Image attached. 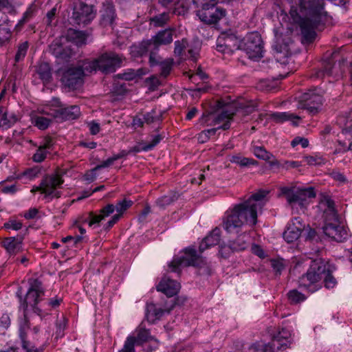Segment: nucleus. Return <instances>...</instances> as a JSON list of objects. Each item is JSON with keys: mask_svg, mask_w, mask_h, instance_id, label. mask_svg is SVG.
Instances as JSON below:
<instances>
[{"mask_svg": "<svg viewBox=\"0 0 352 352\" xmlns=\"http://www.w3.org/2000/svg\"><path fill=\"white\" fill-rule=\"evenodd\" d=\"M267 191L259 190L245 201L236 204L226 212L223 227L228 233H238L245 225L254 226L257 217L266 203Z\"/></svg>", "mask_w": 352, "mask_h": 352, "instance_id": "obj_1", "label": "nucleus"}, {"mask_svg": "<svg viewBox=\"0 0 352 352\" xmlns=\"http://www.w3.org/2000/svg\"><path fill=\"white\" fill-rule=\"evenodd\" d=\"M322 23H283L274 29L273 48L278 54L288 57L294 52V38L298 37L303 44L312 43L316 36V30Z\"/></svg>", "mask_w": 352, "mask_h": 352, "instance_id": "obj_2", "label": "nucleus"}, {"mask_svg": "<svg viewBox=\"0 0 352 352\" xmlns=\"http://www.w3.org/2000/svg\"><path fill=\"white\" fill-rule=\"evenodd\" d=\"M318 208L322 212L324 234L336 241H342L347 234L344 227L340 225L334 202L330 197H323L319 202Z\"/></svg>", "mask_w": 352, "mask_h": 352, "instance_id": "obj_3", "label": "nucleus"}, {"mask_svg": "<svg viewBox=\"0 0 352 352\" xmlns=\"http://www.w3.org/2000/svg\"><path fill=\"white\" fill-rule=\"evenodd\" d=\"M290 15L293 22H322L331 20L320 0H300L298 8H292Z\"/></svg>", "mask_w": 352, "mask_h": 352, "instance_id": "obj_4", "label": "nucleus"}, {"mask_svg": "<svg viewBox=\"0 0 352 352\" xmlns=\"http://www.w3.org/2000/svg\"><path fill=\"white\" fill-rule=\"evenodd\" d=\"M132 201L124 199L118 201L116 206L113 204L107 205L105 207L100 210V214H91L89 215V226H92L94 228L99 226L100 223L102 220L110 216L116 210L117 214H114L104 226L106 230L109 229L110 228L113 227V226L120 219L122 213L132 206Z\"/></svg>", "mask_w": 352, "mask_h": 352, "instance_id": "obj_5", "label": "nucleus"}, {"mask_svg": "<svg viewBox=\"0 0 352 352\" xmlns=\"http://www.w3.org/2000/svg\"><path fill=\"white\" fill-rule=\"evenodd\" d=\"M326 271V263L321 258L311 261L307 273L299 278V286L313 293L321 287L322 274Z\"/></svg>", "mask_w": 352, "mask_h": 352, "instance_id": "obj_6", "label": "nucleus"}, {"mask_svg": "<svg viewBox=\"0 0 352 352\" xmlns=\"http://www.w3.org/2000/svg\"><path fill=\"white\" fill-rule=\"evenodd\" d=\"M199 7L197 16L201 22H218L226 15V10L217 7L219 0H193Z\"/></svg>", "mask_w": 352, "mask_h": 352, "instance_id": "obj_7", "label": "nucleus"}, {"mask_svg": "<svg viewBox=\"0 0 352 352\" xmlns=\"http://www.w3.org/2000/svg\"><path fill=\"white\" fill-rule=\"evenodd\" d=\"M242 36L236 35L231 30H223L217 40V50L223 54H232L239 49H242Z\"/></svg>", "mask_w": 352, "mask_h": 352, "instance_id": "obj_8", "label": "nucleus"}, {"mask_svg": "<svg viewBox=\"0 0 352 352\" xmlns=\"http://www.w3.org/2000/svg\"><path fill=\"white\" fill-rule=\"evenodd\" d=\"M232 106H226L220 113L217 114H209L207 116L206 121H212L213 125L217 127L212 128L210 129L204 130L208 138L216 134L218 129L226 130L230 126V122L232 119V116L235 113Z\"/></svg>", "mask_w": 352, "mask_h": 352, "instance_id": "obj_9", "label": "nucleus"}, {"mask_svg": "<svg viewBox=\"0 0 352 352\" xmlns=\"http://www.w3.org/2000/svg\"><path fill=\"white\" fill-rule=\"evenodd\" d=\"M173 30L170 28L159 31L151 41L144 42L140 46H133L131 48V53L134 56H141L148 50L152 43L156 46L169 44L173 41Z\"/></svg>", "mask_w": 352, "mask_h": 352, "instance_id": "obj_10", "label": "nucleus"}, {"mask_svg": "<svg viewBox=\"0 0 352 352\" xmlns=\"http://www.w3.org/2000/svg\"><path fill=\"white\" fill-rule=\"evenodd\" d=\"M63 181L60 175L54 174L45 176L41 181L40 185L34 187L32 192L40 191L45 195L46 197L54 198L60 197L58 188L62 185Z\"/></svg>", "mask_w": 352, "mask_h": 352, "instance_id": "obj_11", "label": "nucleus"}, {"mask_svg": "<svg viewBox=\"0 0 352 352\" xmlns=\"http://www.w3.org/2000/svg\"><path fill=\"white\" fill-rule=\"evenodd\" d=\"M243 49L249 58L251 59H258L263 56V43L260 34L258 32H252L247 34L243 40Z\"/></svg>", "mask_w": 352, "mask_h": 352, "instance_id": "obj_12", "label": "nucleus"}, {"mask_svg": "<svg viewBox=\"0 0 352 352\" xmlns=\"http://www.w3.org/2000/svg\"><path fill=\"white\" fill-rule=\"evenodd\" d=\"M57 72L62 82L69 89H78L82 84L83 72L76 67H61Z\"/></svg>", "mask_w": 352, "mask_h": 352, "instance_id": "obj_13", "label": "nucleus"}, {"mask_svg": "<svg viewBox=\"0 0 352 352\" xmlns=\"http://www.w3.org/2000/svg\"><path fill=\"white\" fill-rule=\"evenodd\" d=\"M199 256L194 248H188L180 256L174 257L169 264V269L173 272H179L180 268L190 265H198Z\"/></svg>", "mask_w": 352, "mask_h": 352, "instance_id": "obj_14", "label": "nucleus"}, {"mask_svg": "<svg viewBox=\"0 0 352 352\" xmlns=\"http://www.w3.org/2000/svg\"><path fill=\"white\" fill-rule=\"evenodd\" d=\"M96 15V10L91 3L87 4L80 0L74 2L72 19L80 22H90Z\"/></svg>", "mask_w": 352, "mask_h": 352, "instance_id": "obj_15", "label": "nucleus"}, {"mask_svg": "<svg viewBox=\"0 0 352 352\" xmlns=\"http://www.w3.org/2000/svg\"><path fill=\"white\" fill-rule=\"evenodd\" d=\"M322 96L316 91L303 94L300 98L298 108L307 110L309 114L317 113L321 107Z\"/></svg>", "mask_w": 352, "mask_h": 352, "instance_id": "obj_16", "label": "nucleus"}, {"mask_svg": "<svg viewBox=\"0 0 352 352\" xmlns=\"http://www.w3.org/2000/svg\"><path fill=\"white\" fill-rule=\"evenodd\" d=\"M28 283L30 287L25 301L27 307L30 306L34 309L41 300V296L44 295V289L41 282L37 279L31 278Z\"/></svg>", "mask_w": 352, "mask_h": 352, "instance_id": "obj_17", "label": "nucleus"}, {"mask_svg": "<svg viewBox=\"0 0 352 352\" xmlns=\"http://www.w3.org/2000/svg\"><path fill=\"white\" fill-rule=\"evenodd\" d=\"M122 57L115 53L104 54L98 58L99 70L104 73L113 72L121 66Z\"/></svg>", "mask_w": 352, "mask_h": 352, "instance_id": "obj_18", "label": "nucleus"}, {"mask_svg": "<svg viewBox=\"0 0 352 352\" xmlns=\"http://www.w3.org/2000/svg\"><path fill=\"white\" fill-rule=\"evenodd\" d=\"M303 226L299 217H295L288 224L283 233V238L287 243H293L300 236Z\"/></svg>", "mask_w": 352, "mask_h": 352, "instance_id": "obj_19", "label": "nucleus"}, {"mask_svg": "<svg viewBox=\"0 0 352 352\" xmlns=\"http://www.w3.org/2000/svg\"><path fill=\"white\" fill-rule=\"evenodd\" d=\"M292 333L286 329L283 328L273 338L270 345L272 351L285 349L291 343Z\"/></svg>", "mask_w": 352, "mask_h": 352, "instance_id": "obj_20", "label": "nucleus"}, {"mask_svg": "<svg viewBox=\"0 0 352 352\" xmlns=\"http://www.w3.org/2000/svg\"><path fill=\"white\" fill-rule=\"evenodd\" d=\"M180 289L179 283L168 278H163L157 286V290L168 297L176 295Z\"/></svg>", "mask_w": 352, "mask_h": 352, "instance_id": "obj_21", "label": "nucleus"}, {"mask_svg": "<svg viewBox=\"0 0 352 352\" xmlns=\"http://www.w3.org/2000/svg\"><path fill=\"white\" fill-rule=\"evenodd\" d=\"M280 190L292 208L299 206V188L284 186L281 187Z\"/></svg>", "mask_w": 352, "mask_h": 352, "instance_id": "obj_22", "label": "nucleus"}, {"mask_svg": "<svg viewBox=\"0 0 352 352\" xmlns=\"http://www.w3.org/2000/svg\"><path fill=\"white\" fill-rule=\"evenodd\" d=\"M1 244L8 252L16 254L22 248V238L21 236L6 238L2 241Z\"/></svg>", "mask_w": 352, "mask_h": 352, "instance_id": "obj_23", "label": "nucleus"}, {"mask_svg": "<svg viewBox=\"0 0 352 352\" xmlns=\"http://www.w3.org/2000/svg\"><path fill=\"white\" fill-rule=\"evenodd\" d=\"M137 331V337L135 338V343H142L144 342H153L154 346L153 348L151 349V351L156 349L158 346V341L153 338L150 335V332L148 329H146L143 324H141L136 329Z\"/></svg>", "mask_w": 352, "mask_h": 352, "instance_id": "obj_24", "label": "nucleus"}, {"mask_svg": "<svg viewBox=\"0 0 352 352\" xmlns=\"http://www.w3.org/2000/svg\"><path fill=\"white\" fill-rule=\"evenodd\" d=\"M272 118L277 122L290 121L294 126H298L301 117L292 112H276L272 114Z\"/></svg>", "mask_w": 352, "mask_h": 352, "instance_id": "obj_25", "label": "nucleus"}, {"mask_svg": "<svg viewBox=\"0 0 352 352\" xmlns=\"http://www.w3.org/2000/svg\"><path fill=\"white\" fill-rule=\"evenodd\" d=\"M88 34L83 31L69 28L67 32V38L74 43L77 46H81L86 43Z\"/></svg>", "mask_w": 352, "mask_h": 352, "instance_id": "obj_26", "label": "nucleus"}, {"mask_svg": "<svg viewBox=\"0 0 352 352\" xmlns=\"http://www.w3.org/2000/svg\"><path fill=\"white\" fill-rule=\"evenodd\" d=\"M164 314V310L151 303L146 306V318L149 323H154Z\"/></svg>", "mask_w": 352, "mask_h": 352, "instance_id": "obj_27", "label": "nucleus"}, {"mask_svg": "<svg viewBox=\"0 0 352 352\" xmlns=\"http://www.w3.org/2000/svg\"><path fill=\"white\" fill-rule=\"evenodd\" d=\"M250 243V236L244 232L230 242V248L235 251L243 250L247 248Z\"/></svg>", "mask_w": 352, "mask_h": 352, "instance_id": "obj_28", "label": "nucleus"}, {"mask_svg": "<svg viewBox=\"0 0 352 352\" xmlns=\"http://www.w3.org/2000/svg\"><path fill=\"white\" fill-rule=\"evenodd\" d=\"M100 14L103 22H113L116 18L115 8L110 3L103 4Z\"/></svg>", "mask_w": 352, "mask_h": 352, "instance_id": "obj_29", "label": "nucleus"}, {"mask_svg": "<svg viewBox=\"0 0 352 352\" xmlns=\"http://www.w3.org/2000/svg\"><path fill=\"white\" fill-rule=\"evenodd\" d=\"M59 114L64 120H75L80 116V108L76 105L65 107L60 110Z\"/></svg>", "mask_w": 352, "mask_h": 352, "instance_id": "obj_30", "label": "nucleus"}, {"mask_svg": "<svg viewBox=\"0 0 352 352\" xmlns=\"http://www.w3.org/2000/svg\"><path fill=\"white\" fill-rule=\"evenodd\" d=\"M315 197L316 193L313 188H299V207L304 208L308 204L309 199Z\"/></svg>", "mask_w": 352, "mask_h": 352, "instance_id": "obj_31", "label": "nucleus"}, {"mask_svg": "<svg viewBox=\"0 0 352 352\" xmlns=\"http://www.w3.org/2000/svg\"><path fill=\"white\" fill-rule=\"evenodd\" d=\"M339 145L341 150L344 152L352 150V133L350 131H342L339 135Z\"/></svg>", "mask_w": 352, "mask_h": 352, "instance_id": "obj_32", "label": "nucleus"}, {"mask_svg": "<svg viewBox=\"0 0 352 352\" xmlns=\"http://www.w3.org/2000/svg\"><path fill=\"white\" fill-rule=\"evenodd\" d=\"M37 73L44 83L48 82L52 78L51 68L47 63H42L38 65Z\"/></svg>", "mask_w": 352, "mask_h": 352, "instance_id": "obj_33", "label": "nucleus"}, {"mask_svg": "<svg viewBox=\"0 0 352 352\" xmlns=\"http://www.w3.org/2000/svg\"><path fill=\"white\" fill-rule=\"evenodd\" d=\"M77 69H80L83 72V76L86 74L91 73L93 72H96V70H99V65L98 59H95L94 60H85L82 63L76 67Z\"/></svg>", "mask_w": 352, "mask_h": 352, "instance_id": "obj_34", "label": "nucleus"}, {"mask_svg": "<svg viewBox=\"0 0 352 352\" xmlns=\"http://www.w3.org/2000/svg\"><path fill=\"white\" fill-rule=\"evenodd\" d=\"M127 154H128V153H126V151H122L118 154L113 155L112 157L108 158L107 160H106L103 161L102 162H101V164L97 165L94 168V170H99V169H101V168H103L109 167L111 165H112L115 161H116V160H119V159L126 156Z\"/></svg>", "mask_w": 352, "mask_h": 352, "instance_id": "obj_35", "label": "nucleus"}, {"mask_svg": "<svg viewBox=\"0 0 352 352\" xmlns=\"http://www.w3.org/2000/svg\"><path fill=\"white\" fill-rule=\"evenodd\" d=\"M252 152L257 158L264 161H270L274 158V155L263 146H254Z\"/></svg>", "mask_w": 352, "mask_h": 352, "instance_id": "obj_36", "label": "nucleus"}, {"mask_svg": "<svg viewBox=\"0 0 352 352\" xmlns=\"http://www.w3.org/2000/svg\"><path fill=\"white\" fill-rule=\"evenodd\" d=\"M206 240V243L210 247L217 245L221 239V230L219 228H215L212 231L204 238Z\"/></svg>", "mask_w": 352, "mask_h": 352, "instance_id": "obj_37", "label": "nucleus"}, {"mask_svg": "<svg viewBox=\"0 0 352 352\" xmlns=\"http://www.w3.org/2000/svg\"><path fill=\"white\" fill-rule=\"evenodd\" d=\"M17 118L14 115L10 116L8 118V115L2 111H0V127L3 129H8L12 124H13Z\"/></svg>", "mask_w": 352, "mask_h": 352, "instance_id": "obj_38", "label": "nucleus"}, {"mask_svg": "<svg viewBox=\"0 0 352 352\" xmlns=\"http://www.w3.org/2000/svg\"><path fill=\"white\" fill-rule=\"evenodd\" d=\"M230 162L240 166H248L250 165L257 164V162L253 159L244 157L240 155H234L232 157Z\"/></svg>", "mask_w": 352, "mask_h": 352, "instance_id": "obj_39", "label": "nucleus"}, {"mask_svg": "<svg viewBox=\"0 0 352 352\" xmlns=\"http://www.w3.org/2000/svg\"><path fill=\"white\" fill-rule=\"evenodd\" d=\"M322 278H324V285L327 288H333L336 284V280L331 274L329 265L327 263H326V271L322 274Z\"/></svg>", "mask_w": 352, "mask_h": 352, "instance_id": "obj_40", "label": "nucleus"}, {"mask_svg": "<svg viewBox=\"0 0 352 352\" xmlns=\"http://www.w3.org/2000/svg\"><path fill=\"white\" fill-rule=\"evenodd\" d=\"M177 198L178 195L176 193H171L170 195H164L161 198L158 199L157 201V204L159 206L164 208L172 204L173 201L177 200Z\"/></svg>", "mask_w": 352, "mask_h": 352, "instance_id": "obj_41", "label": "nucleus"}, {"mask_svg": "<svg viewBox=\"0 0 352 352\" xmlns=\"http://www.w3.org/2000/svg\"><path fill=\"white\" fill-rule=\"evenodd\" d=\"M338 122L340 124L343 125L342 131H350L352 133V116L350 113L346 117H339Z\"/></svg>", "mask_w": 352, "mask_h": 352, "instance_id": "obj_42", "label": "nucleus"}, {"mask_svg": "<svg viewBox=\"0 0 352 352\" xmlns=\"http://www.w3.org/2000/svg\"><path fill=\"white\" fill-rule=\"evenodd\" d=\"M52 120L43 116H37L34 118V123L39 129L44 130L47 129Z\"/></svg>", "mask_w": 352, "mask_h": 352, "instance_id": "obj_43", "label": "nucleus"}, {"mask_svg": "<svg viewBox=\"0 0 352 352\" xmlns=\"http://www.w3.org/2000/svg\"><path fill=\"white\" fill-rule=\"evenodd\" d=\"M160 75L166 77L170 72L173 66V60L168 59L160 63Z\"/></svg>", "mask_w": 352, "mask_h": 352, "instance_id": "obj_44", "label": "nucleus"}, {"mask_svg": "<svg viewBox=\"0 0 352 352\" xmlns=\"http://www.w3.org/2000/svg\"><path fill=\"white\" fill-rule=\"evenodd\" d=\"M304 162L310 166L321 165L324 163V160L318 155H309L304 157Z\"/></svg>", "mask_w": 352, "mask_h": 352, "instance_id": "obj_45", "label": "nucleus"}, {"mask_svg": "<svg viewBox=\"0 0 352 352\" xmlns=\"http://www.w3.org/2000/svg\"><path fill=\"white\" fill-rule=\"evenodd\" d=\"M135 339L133 336H129L124 344L123 348L119 352H134Z\"/></svg>", "mask_w": 352, "mask_h": 352, "instance_id": "obj_46", "label": "nucleus"}, {"mask_svg": "<svg viewBox=\"0 0 352 352\" xmlns=\"http://www.w3.org/2000/svg\"><path fill=\"white\" fill-rule=\"evenodd\" d=\"M44 345L36 347L32 343L23 340V352H43Z\"/></svg>", "mask_w": 352, "mask_h": 352, "instance_id": "obj_47", "label": "nucleus"}, {"mask_svg": "<svg viewBox=\"0 0 352 352\" xmlns=\"http://www.w3.org/2000/svg\"><path fill=\"white\" fill-rule=\"evenodd\" d=\"M41 172V168L36 166L23 171V177L30 180L37 177Z\"/></svg>", "mask_w": 352, "mask_h": 352, "instance_id": "obj_48", "label": "nucleus"}, {"mask_svg": "<svg viewBox=\"0 0 352 352\" xmlns=\"http://www.w3.org/2000/svg\"><path fill=\"white\" fill-rule=\"evenodd\" d=\"M288 298L293 303H298L305 299V296L297 290H292L288 293Z\"/></svg>", "mask_w": 352, "mask_h": 352, "instance_id": "obj_49", "label": "nucleus"}, {"mask_svg": "<svg viewBox=\"0 0 352 352\" xmlns=\"http://www.w3.org/2000/svg\"><path fill=\"white\" fill-rule=\"evenodd\" d=\"M5 23L0 25V45L6 43L10 36V29L4 26Z\"/></svg>", "mask_w": 352, "mask_h": 352, "instance_id": "obj_50", "label": "nucleus"}, {"mask_svg": "<svg viewBox=\"0 0 352 352\" xmlns=\"http://www.w3.org/2000/svg\"><path fill=\"white\" fill-rule=\"evenodd\" d=\"M46 155L45 146H40L33 155L32 159L35 162H41L45 159Z\"/></svg>", "mask_w": 352, "mask_h": 352, "instance_id": "obj_51", "label": "nucleus"}, {"mask_svg": "<svg viewBox=\"0 0 352 352\" xmlns=\"http://www.w3.org/2000/svg\"><path fill=\"white\" fill-rule=\"evenodd\" d=\"M22 223L14 219H10L8 222L4 223V228L6 229H12L19 230L21 228Z\"/></svg>", "mask_w": 352, "mask_h": 352, "instance_id": "obj_52", "label": "nucleus"}, {"mask_svg": "<svg viewBox=\"0 0 352 352\" xmlns=\"http://www.w3.org/2000/svg\"><path fill=\"white\" fill-rule=\"evenodd\" d=\"M170 19V14L163 12L158 15L153 16L151 18V22H166Z\"/></svg>", "mask_w": 352, "mask_h": 352, "instance_id": "obj_53", "label": "nucleus"}, {"mask_svg": "<svg viewBox=\"0 0 352 352\" xmlns=\"http://www.w3.org/2000/svg\"><path fill=\"white\" fill-rule=\"evenodd\" d=\"M187 46V42L186 40L182 41H177L175 43V54L177 56H181L184 49Z\"/></svg>", "mask_w": 352, "mask_h": 352, "instance_id": "obj_54", "label": "nucleus"}, {"mask_svg": "<svg viewBox=\"0 0 352 352\" xmlns=\"http://www.w3.org/2000/svg\"><path fill=\"white\" fill-rule=\"evenodd\" d=\"M17 188L14 184L7 185L6 184H2L0 185V192L6 193V194H13L16 192Z\"/></svg>", "mask_w": 352, "mask_h": 352, "instance_id": "obj_55", "label": "nucleus"}, {"mask_svg": "<svg viewBox=\"0 0 352 352\" xmlns=\"http://www.w3.org/2000/svg\"><path fill=\"white\" fill-rule=\"evenodd\" d=\"M23 217L27 219H36L40 218V212L37 208H32L25 212Z\"/></svg>", "mask_w": 352, "mask_h": 352, "instance_id": "obj_56", "label": "nucleus"}, {"mask_svg": "<svg viewBox=\"0 0 352 352\" xmlns=\"http://www.w3.org/2000/svg\"><path fill=\"white\" fill-rule=\"evenodd\" d=\"M87 126L91 135H96L100 131V124L95 120L87 122Z\"/></svg>", "mask_w": 352, "mask_h": 352, "instance_id": "obj_57", "label": "nucleus"}, {"mask_svg": "<svg viewBox=\"0 0 352 352\" xmlns=\"http://www.w3.org/2000/svg\"><path fill=\"white\" fill-rule=\"evenodd\" d=\"M300 144L302 148H306L309 145V141L307 139L300 137L295 138L291 142V145L293 147L296 146L297 145Z\"/></svg>", "mask_w": 352, "mask_h": 352, "instance_id": "obj_58", "label": "nucleus"}, {"mask_svg": "<svg viewBox=\"0 0 352 352\" xmlns=\"http://www.w3.org/2000/svg\"><path fill=\"white\" fill-rule=\"evenodd\" d=\"M162 138L160 135H155L152 137L151 141L148 143H146V146L148 151L152 150L157 144L160 143Z\"/></svg>", "mask_w": 352, "mask_h": 352, "instance_id": "obj_59", "label": "nucleus"}, {"mask_svg": "<svg viewBox=\"0 0 352 352\" xmlns=\"http://www.w3.org/2000/svg\"><path fill=\"white\" fill-rule=\"evenodd\" d=\"M256 108V106L253 103L248 104L245 106H240L239 109L236 111H241L243 113L245 114H250L252 113Z\"/></svg>", "mask_w": 352, "mask_h": 352, "instance_id": "obj_60", "label": "nucleus"}, {"mask_svg": "<svg viewBox=\"0 0 352 352\" xmlns=\"http://www.w3.org/2000/svg\"><path fill=\"white\" fill-rule=\"evenodd\" d=\"M272 267L276 273H280L284 269V265L283 261L280 260H272L271 261Z\"/></svg>", "mask_w": 352, "mask_h": 352, "instance_id": "obj_61", "label": "nucleus"}, {"mask_svg": "<svg viewBox=\"0 0 352 352\" xmlns=\"http://www.w3.org/2000/svg\"><path fill=\"white\" fill-rule=\"evenodd\" d=\"M141 151H148V148L146 146V143H144V142L139 143L138 144L131 148L129 153H131V152L140 153Z\"/></svg>", "mask_w": 352, "mask_h": 352, "instance_id": "obj_62", "label": "nucleus"}, {"mask_svg": "<svg viewBox=\"0 0 352 352\" xmlns=\"http://www.w3.org/2000/svg\"><path fill=\"white\" fill-rule=\"evenodd\" d=\"M119 77L126 80H131L135 78L136 74L134 70H130L127 72L118 74Z\"/></svg>", "mask_w": 352, "mask_h": 352, "instance_id": "obj_63", "label": "nucleus"}, {"mask_svg": "<svg viewBox=\"0 0 352 352\" xmlns=\"http://www.w3.org/2000/svg\"><path fill=\"white\" fill-rule=\"evenodd\" d=\"M96 170H94V168H93L90 171L87 172L84 176L85 179L89 183L94 182L97 177L96 173Z\"/></svg>", "mask_w": 352, "mask_h": 352, "instance_id": "obj_64", "label": "nucleus"}]
</instances>
